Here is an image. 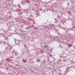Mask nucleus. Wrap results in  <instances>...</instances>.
Instances as JSON below:
<instances>
[{
	"instance_id": "nucleus-1",
	"label": "nucleus",
	"mask_w": 75,
	"mask_h": 75,
	"mask_svg": "<svg viewBox=\"0 0 75 75\" xmlns=\"http://www.w3.org/2000/svg\"><path fill=\"white\" fill-rule=\"evenodd\" d=\"M42 46L43 47V48H45V47H47L48 46L47 43L45 44V43H42Z\"/></svg>"
},
{
	"instance_id": "nucleus-2",
	"label": "nucleus",
	"mask_w": 75,
	"mask_h": 75,
	"mask_svg": "<svg viewBox=\"0 0 75 75\" xmlns=\"http://www.w3.org/2000/svg\"><path fill=\"white\" fill-rule=\"evenodd\" d=\"M22 4H25V3H23V2H22Z\"/></svg>"
}]
</instances>
